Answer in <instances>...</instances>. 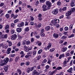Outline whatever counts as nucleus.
I'll return each instance as SVG.
<instances>
[{
    "mask_svg": "<svg viewBox=\"0 0 75 75\" xmlns=\"http://www.w3.org/2000/svg\"><path fill=\"white\" fill-rule=\"evenodd\" d=\"M9 61V59L8 58H5L3 60L1 59L0 61V67L4 66L6 65V63L8 62Z\"/></svg>",
    "mask_w": 75,
    "mask_h": 75,
    "instance_id": "f257e3e1",
    "label": "nucleus"
},
{
    "mask_svg": "<svg viewBox=\"0 0 75 75\" xmlns=\"http://www.w3.org/2000/svg\"><path fill=\"white\" fill-rule=\"evenodd\" d=\"M50 25H51V26H53H53H55L56 27H59V24L56 25L55 23V22H53L52 21H51V23H50Z\"/></svg>",
    "mask_w": 75,
    "mask_h": 75,
    "instance_id": "f03ea898",
    "label": "nucleus"
},
{
    "mask_svg": "<svg viewBox=\"0 0 75 75\" xmlns=\"http://www.w3.org/2000/svg\"><path fill=\"white\" fill-rule=\"evenodd\" d=\"M42 8H43L42 10L43 11H47V10H49L50 9V8L47 7V6L45 5H43L42 6Z\"/></svg>",
    "mask_w": 75,
    "mask_h": 75,
    "instance_id": "7ed1b4c3",
    "label": "nucleus"
},
{
    "mask_svg": "<svg viewBox=\"0 0 75 75\" xmlns=\"http://www.w3.org/2000/svg\"><path fill=\"white\" fill-rule=\"evenodd\" d=\"M52 13L53 14H57V13H58V9L56 8L53 10Z\"/></svg>",
    "mask_w": 75,
    "mask_h": 75,
    "instance_id": "20e7f679",
    "label": "nucleus"
},
{
    "mask_svg": "<svg viewBox=\"0 0 75 75\" xmlns=\"http://www.w3.org/2000/svg\"><path fill=\"white\" fill-rule=\"evenodd\" d=\"M46 4L48 7H50L51 6V3L49 1H47L46 2Z\"/></svg>",
    "mask_w": 75,
    "mask_h": 75,
    "instance_id": "39448f33",
    "label": "nucleus"
},
{
    "mask_svg": "<svg viewBox=\"0 0 75 75\" xmlns=\"http://www.w3.org/2000/svg\"><path fill=\"white\" fill-rule=\"evenodd\" d=\"M11 40H16L17 38V35L16 34H14L13 35H12L11 36Z\"/></svg>",
    "mask_w": 75,
    "mask_h": 75,
    "instance_id": "423d86ee",
    "label": "nucleus"
},
{
    "mask_svg": "<svg viewBox=\"0 0 75 75\" xmlns=\"http://www.w3.org/2000/svg\"><path fill=\"white\" fill-rule=\"evenodd\" d=\"M67 50V47H64L61 50V52H64Z\"/></svg>",
    "mask_w": 75,
    "mask_h": 75,
    "instance_id": "0eeeda50",
    "label": "nucleus"
},
{
    "mask_svg": "<svg viewBox=\"0 0 75 75\" xmlns=\"http://www.w3.org/2000/svg\"><path fill=\"white\" fill-rule=\"evenodd\" d=\"M4 65V69L5 71H7V69H8V65L5 64Z\"/></svg>",
    "mask_w": 75,
    "mask_h": 75,
    "instance_id": "6e6552de",
    "label": "nucleus"
},
{
    "mask_svg": "<svg viewBox=\"0 0 75 75\" xmlns=\"http://www.w3.org/2000/svg\"><path fill=\"white\" fill-rule=\"evenodd\" d=\"M24 22H22L20 24L18 25V27H22L24 26Z\"/></svg>",
    "mask_w": 75,
    "mask_h": 75,
    "instance_id": "1a4fd4ad",
    "label": "nucleus"
},
{
    "mask_svg": "<svg viewBox=\"0 0 75 75\" xmlns=\"http://www.w3.org/2000/svg\"><path fill=\"white\" fill-rule=\"evenodd\" d=\"M67 71L69 74H72V68L71 67Z\"/></svg>",
    "mask_w": 75,
    "mask_h": 75,
    "instance_id": "9d476101",
    "label": "nucleus"
},
{
    "mask_svg": "<svg viewBox=\"0 0 75 75\" xmlns=\"http://www.w3.org/2000/svg\"><path fill=\"white\" fill-rule=\"evenodd\" d=\"M51 46H52V43L49 42L48 46L47 47V49L48 50H50V48H51Z\"/></svg>",
    "mask_w": 75,
    "mask_h": 75,
    "instance_id": "9b49d317",
    "label": "nucleus"
},
{
    "mask_svg": "<svg viewBox=\"0 0 75 75\" xmlns=\"http://www.w3.org/2000/svg\"><path fill=\"white\" fill-rule=\"evenodd\" d=\"M72 13L70 11H68V12H67V13H66V16H70Z\"/></svg>",
    "mask_w": 75,
    "mask_h": 75,
    "instance_id": "f8f14e48",
    "label": "nucleus"
},
{
    "mask_svg": "<svg viewBox=\"0 0 75 75\" xmlns=\"http://www.w3.org/2000/svg\"><path fill=\"white\" fill-rule=\"evenodd\" d=\"M11 48H8L7 49V53L8 54H9L10 53V52H11Z\"/></svg>",
    "mask_w": 75,
    "mask_h": 75,
    "instance_id": "ddd939ff",
    "label": "nucleus"
},
{
    "mask_svg": "<svg viewBox=\"0 0 75 75\" xmlns=\"http://www.w3.org/2000/svg\"><path fill=\"white\" fill-rule=\"evenodd\" d=\"M53 37H55V38H58L59 35H58V34L57 33H54L53 34Z\"/></svg>",
    "mask_w": 75,
    "mask_h": 75,
    "instance_id": "4468645a",
    "label": "nucleus"
},
{
    "mask_svg": "<svg viewBox=\"0 0 75 75\" xmlns=\"http://www.w3.org/2000/svg\"><path fill=\"white\" fill-rule=\"evenodd\" d=\"M24 50H25V51L26 52H28V47L26 46V45L24 46Z\"/></svg>",
    "mask_w": 75,
    "mask_h": 75,
    "instance_id": "2eb2a0df",
    "label": "nucleus"
},
{
    "mask_svg": "<svg viewBox=\"0 0 75 75\" xmlns=\"http://www.w3.org/2000/svg\"><path fill=\"white\" fill-rule=\"evenodd\" d=\"M27 55H28L29 57H31L32 55V52L31 51H30L28 52L27 53Z\"/></svg>",
    "mask_w": 75,
    "mask_h": 75,
    "instance_id": "dca6fc26",
    "label": "nucleus"
},
{
    "mask_svg": "<svg viewBox=\"0 0 75 75\" xmlns=\"http://www.w3.org/2000/svg\"><path fill=\"white\" fill-rule=\"evenodd\" d=\"M64 57H65V55L64 54H61L59 56V59H61L62 58H64Z\"/></svg>",
    "mask_w": 75,
    "mask_h": 75,
    "instance_id": "f3484780",
    "label": "nucleus"
},
{
    "mask_svg": "<svg viewBox=\"0 0 75 75\" xmlns=\"http://www.w3.org/2000/svg\"><path fill=\"white\" fill-rule=\"evenodd\" d=\"M7 42H8V45L9 47H11V45H12V42L11 41H9V40L7 41Z\"/></svg>",
    "mask_w": 75,
    "mask_h": 75,
    "instance_id": "a211bd4d",
    "label": "nucleus"
},
{
    "mask_svg": "<svg viewBox=\"0 0 75 75\" xmlns=\"http://www.w3.org/2000/svg\"><path fill=\"white\" fill-rule=\"evenodd\" d=\"M1 37L3 38H7V34L3 35H2Z\"/></svg>",
    "mask_w": 75,
    "mask_h": 75,
    "instance_id": "6ab92c4d",
    "label": "nucleus"
},
{
    "mask_svg": "<svg viewBox=\"0 0 75 75\" xmlns=\"http://www.w3.org/2000/svg\"><path fill=\"white\" fill-rule=\"evenodd\" d=\"M16 31L18 33H20L22 31L21 28H17L16 29Z\"/></svg>",
    "mask_w": 75,
    "mask_h": 75,
    "instance_id": "aec40b11",
    "label": "nucleus"
},
{
    "mask_svg": "<svg viewBox=\"0 0 75 75\" xmlns=\"http://www.w3.org/2000/svg\"><path fill=\"white\" fill-rule=\"evenodd\" d=\"M53 22H54V23H55V24H56V25H58L59 24H58V23H57V19H55L54 20L52 21Z\"/></svg>",
    "mask_w": 75,
    "mask_h": 75,
    "instance_id": "412c9836",
    "label": "nucleus"
},
{
    "mask_svg": "<svg viewBox=\"0 0 75 75\" xmlns=\"http://www.w3.org/2000/svg\"><path fill=\"white\" fill-rule=\"evenodd\" d=\"M50 26H47L45 27V30L47 31H48V30H50Z\"/></svg>",
    "mask_w": 75,
    "mask_h": 75,
    "instance_id": "4be33fe9",
    "label": "nucleus"
},
{
    "mask_svg": "<svg viewBox=\"0 0 75 75\" xmlns=\"http://www.w3.org/2000/svg\"><path fill=\"white\" fill-rule=\"evenodd\" d=\"M36 67H37V66H33V67L30 68V71H32L34 70V69H35V68H36Z\"/></svg>",
    "mask_w": 75,
    "mask_h": 75,
    "instance_id": "5701e85b",
    "label": "nucleus"
},
{
    "mask_svg": "<svg viewBox=\"0 0 75 75\" xmlns=\"http://www.w3.org/2000/svg\"><path fill=\"white\" fill-rule=\"evenodd\" d=\"M19 58H20V57L18 56L15 59V62H18V61Z\"/></svg>",
    "mask_w": 75,
    "mask_h": 75,
    "instance_id": "b1692460",
    "label": "nucleus"
},
{
    "mask_svg": "<svg viewBox=\"0 0 75 75\" xmlns=\"http://www.w3.org/2000/svg\"><path fill=\"white\" fill-rule=\"evenodd\" d=\"M32 73H33V75H35V74H37V73H38V72H37V71L36 70H34L33 71Z\"/></svg>",
    "mask_w": 75,
    "mask_h": 75,
    "instance_id": "393cba45",
    "label": "nucleus"
},
{
    "mask_svg": "<svg viewBox=\"0 0 75 75\" xmlns=\"http://www.w3.org/2000/svg\"><path fill=\"white\" fill-rule=\"evenodd\" d=\"M62 68L61 67H58L57 69H56L55 71H57V70H59L62 69Z\"/></svg>",
    "mask_w": 75,
    "mask_h": 75,
    "instance_id": "a878e982",
    "label": "nucleus"
},
{
    "mask_svg": "<svg viewBox=\"0 0 75 75\" xmlns=\"http://www.w3.org/2000/svg\"><path fill=\"white\" fill-rule=\"evenodd\" d=\"M40 36L42 37H44L45 36V34L43 33H41L40 34Z\"/></svg>",
    "mask_w": 75,
    "mask_h": 75,
    "instance_id": "bb28decb",
    "label": "nucleus"
},
{
    "mask_svg": "<svg viewBox=\"0 0 75 75\" xmlns=\"http://www.w3.org/2000/svg\"><path fill=\"white\" fill-rule=\"evenodd\" d=\"M67 38V36H63L61 38L62 40H64V39H66Z\"/></svg>",
    "mask_w": 75,
    "mask_h": 75,
    "instance_id": "cd10ccee",
    "label": "nucleus"
},
{
    "mask_svg": "<svg viewBox=\"0 0 75 75\" xmlns=\"http://www.w3.org/2000/svg\"><path fill=\"white\" fill-rule=\"evenodd\" d=\"M5 17L7 18H8L10 17V15L9 14L7 13L5 15Z\"/></svg>",
    "mask_w": 75,
    "mask_h": 75,
    "instance_id": "c85d7f7f",
    "label": "nucleus"
},
{
    "mask_svg": "<svg viewBox=\"0 0 75 75\" xmlns=\"http://www.w3.org/2000/svg\"><path fill=\"white\" fill-rule=\"evenodd\" d=\"M75 11V8H72L71 10L70 11L71 12V13H72V12H74Z\"/></svg>",
    "mask_w": 75,
    "mask_h": 75,
    "instance_id": "c756f323",
    "label": "nucleus"
},
{
    "mask_svg": "<svg viewBox=\"0 0 75 75\" xmlns=\"http://www.w3.org/2000/svg\"><path fill=\"white\" fill-rule=\"evenodd\" d=\"M60 0H59V1H58L57 3V5L58 6H60V5H61V2H60Z\"/></svg>",
    "mask_w": 75,
    "mask_h": 75,
    "instance_id": "7c9ffc66",
    "label": "nucleus"
},
{
    "mask_svg": "<svg viewBox=\"0 0 75 75\" xmlns=\"http://www.w3.org/2000/svg\"><path fill=\"white\" fill-rule=\"evenodd\" d=\"M25 30L26 31H29V27H26L25 29Z\"/></svg>",
    "mask_w": 75,
    "mask_h": 75,
    "instance_id": "2f4dec72",
    "label": "nucleus"
},
{
    "mask_svg": "<svg viewBox=\"0 0 75 75\" xmlns=\"http://www.w3.org/2000/svg\"><path fill=\"white\" fill-rule=\"evenodd\" d=\"M74 2H72L71 3V7H73V6H74V5H75Z\"/></svg>",
    "mask_w": 75,
    "mask_h": 75,
    "instance_id": "473e14b6",
    "label": "nucleus"
},
{
    "mask_svg": "<svg viewBox=\"0 0 75 75\" xmlns=\"http://www.w3.org/2000/svg\"><path fill=\"white\" fill-rule=\"evenodd\" d=\"M30 18L31 21H33L34 20V18L33 17V16H30Z\"/></svg>",
    "mask_w": 75,
    "mask_h": 75,
    "instance_id": "72a5a7b5",
    "label": "nucleus"
},
{
    "mask_svg": "<svg viewBox=\"0 0 75 75\" xmlns=\"http://www.w3.org/2000/svg\"><path fill=\"white\" fill-rule=\"evenodd\" d=\"M30 41H26V44L27 45H30Z\"/></svg>",
    "mask_w": 75,
    "mask_h": 75,
    "instance_id": "f704fd0d",
    "label": "nucleus"
},
{
    "mask_svg": "<svg viewBox=\"0 0 75 75\" xmlns=\"http://www.w3.org/2000/svg\"><path fill=\"white\" fill-rule=\"evenodd\" d=\"M75 36V35L74 34H72L71 35H70V36H69V38H72V37H74Z\"/></svg>",
    "mask_w": 75,
    "mask_h": 75,
    "instance_id": "c9c22d12",
    "label": "nucleus"
},
{
    "mask_svg": "<svg viewBox=\"0 0 75 75\" xmlns=\"http://www.w3.org/2000/svg\"><path fill=\"white\" fill-rule=\"evenodd\" d=\"M42 49L40 50L38 52V54H40V53L42 52Z\"/></svg>",
    "mask_w": 75,
    "mask_h": 75,
    "instance_id": "e433bc0d",
    "label": "nucleus"
},
{
    "mask_svg": "<svg viewBox=\"0 0 75 75\" xmlns=\"http://www.w3.org/2000/svg\"><path fill=\"white\" fill-rule=\"evenodd\" d=\"M36 53H37V52L36 51H34L33 52V55H36Z\"/></svg>",
    "mask_w": 75,
    "mask_h": 75,
    "instance_id": "4c0bfd02",
    "label": "nucleus"
},
{
    "mask_svg": "<svg viewBox=\"0 0 75 75\" xmlns=\"http://www.w3.org/2000/svg\"><path fill=\"white\" fill-rule=\"evenodd\" d=\"M72 25H70L69 26V30H72Z\"/></svg>",
    "mask_w": 75,
    "mask_h": 75,
    "instance_id": "58836bf2",
    "label": "nucleus"
},
{
    "mask_svg": "<svg viewBox=\"0 0 75 75\" xmlns=\"http://www.w3.org/2000/svg\"><path fill=\"white\" fill-rule=\"evenodd\" d=\"M70 55V54L69 53H67L66 54V57H69V56Z\"/></svg>",
    "mask_w": 75,
    "mask_h": 75,
    "instance_id": "ea45409f",
    "label": "nucleus"
},
{
    "mask_svg": "<svg viewBox=\"0 0 75 75\" xmlns=\"http://www.w3.org/2000/svg\"><path fill=\"white\" fill-rule=\"evenodd\" d=\"M40 3H44L45 1V0H40Z\"/></svg>",
    "mask_w": 75,
    "mask_h": 75,
    "instance_id": "a19ab883",
    "label": "nucleus"
},
{
    "mask_svg": "<svg viewBox=\"0 0 75 75\" xmlns=\"http://www.w3.org/2000/svg\"><path fill=\"white\" fill-rule=\"evenodd\" d=\"M42 25V24H41V23H39V24H38V28H40V27H41Z\"/></svg>",
    "mask_w": 75,
    "mask_h": 75,
    "instance_id": "79ce46f5",
    "label": "nucleus"
},
{
    "mask_svg": "<svg viewBox=\"0 0 75 75\" xmlns=\"http://www.w3.org/2000/svg\"><path fill=\"white\" fill-rule=\"evenodd\" d=\"M45 68L46 69H48L50 68V66H49L48 65H47L45 66Z\"/></svg>",
    "mask_w": 75,
    "mask_h": 75,
    "instance_id": "37998d69",
    "label": "nucleus"
},
{
    "mask_svg": "<svg viewBox=\"0 0 75 75\" xmlns=\"http://www.w3.org/2000/svg\"><path fill=\"white\" fill-rule=\"evenodd\" d=\"M30 62H26L25 63V64L26 65H27V66H28V65H30Z\"/></svg>",
    "mask_w": 75,
    "mask_h": 75,
    "instance_id": "c03bdc74",
    "label": "nucleus"
},
{
    "mask_svg": "<svg viewBox=\"0 0 75 75\" xmlns=\"http://www.w3.org/2000/svg\"><path fill=\"white\" fill-rule=\"evenodd\" d=\"M54 50H55V49L52 48L50 49V52H53L54 51Z\"/></svg>",
    "mask_w": 75,
    "mask_h": 75,
    "instance_id": "a18cd8bd",
    "label": "nucleus"
},
{
    "mask_svg": "<svg viewBox=\"0 0 75 75\" xmlns=\"http://www.w3.org/2000/svg\"><path fill=\"white\" fill-rule=\"evenodd\" d=\"M18 21H19V20L18 19H17L14 21V23H17Z\"/></svg>",
    "mask_w": 75,
    "mask_h": 75,
    "instance_id": "49530a36",
    "label": "nucleus"
},
{
    "mask_svg": "<svg viewBox=\"0 0 75 75\" xmlns=\"http://www.w3.org/2000/svg\"><path fill=\"white\" fill-rule=\"evenodd\" d=\"M47 60L46 59H44L42 62V63H45L47 62Z\"/></svg>",
    "mask_w": 75,
    "mask_h": 75,
    "instance_id": "de8ad7c7",
    "label": "nucleus"
},
{
    "mask_svg": "<svg viewBox=\"0 0 75 75\" xmlns=\"http://www.w3.org/2000/svg\"><path fill=\"white\" fill-rule=\"evenodd\" d=\"M4 5V4L3 3H1L0 4V7H2V6H3Z\"/></svg>",
    "mask_w": 75,
    "mask_h": 75,
    "instance_id": "09e8293b",
    "label": "nucleus"
},
{
    "mask_svg": "<svg viewBox=\"0 0 75 75\" xmlns=\"http://www.w3.org/2000/svg\"><path fill=\"white\" fill-rule=\"evenodd\" d=\"M27 70H28V71H27V72H28V73H29V72H30V68H28L27 69Z\"/></svg>",
    "mask_w": 75,
    "mask_h": 75,
    "instance_id": "8fccbe9b",
    "label": "nucleus"
},
{
    "mask_svg": "<svg viewBox=\"0 0 75 75\" xmlns=\"http://www.w3.org/2000/svg\"><path fill=\"white\" fill-rule=\"evenodd\" d=\"M31 42H34V38H31Z\"/></svg>",
    "mask_w": 75,
    "mask_h": 75,
    "instance_id": "3c124183",
    "label": "nucleus"
},
{
    "mask_svg": "<svg viewBox=\"0 0 75 75\" xmlns=\"http://www.w3.org/2000/svg\"><path fill=\"white\" fill-rule=\"evenodd\" d=\"M68 32H64L63 33V34H64V35H67V34H68Z\"/></svg>",
    "mask_w": 75,
    "mask_h": 75,
    "instance_id": "603ef678",
    "label": "nucleus"
},
{
    "mask_svg": "<svg viewBox=\"0 0 75 75\" xmlns=\"http://www.w3.org/2000/svg\"><path fill=\"white\" fill-rule=\"evenodd\" d=\"M63 11H65V10H67V7H64L63 8Z\"/></svg>",
    "mask_w": 75,
    "mask_h": 75,
    "instance_id": "864d4df0",
    "label": "nucleus"
},
{
    "mask_svg": "<svg viewBox=\"0 0 75 75\" xmlns=\"http://www.w3.org/2000/svg\"><path fill=\"white\" fill-rule=\"evenodd\" d=\"M23 45H25V43H26V40H24V41L23 42Z\"/></svg>",
    "mask_w": 75,
    "mask_h": 75,
    "instance_id": "5fc2aeb1",
    "label": "nucleus"
},
{
    "mask_svg": "<svg viewBox=\"0 0 75 75\" xmlns=\"http://www.w3.org/2000/svg\"><path fill=\"white\" fill-rule=\"evenodd\" d=\"M20 45H21V43H20V42H19L17 45V47H20Z\"/></svg>",
    "mask_w": 75,
    "mask_h": 75,
    "instance_id": "6e6d98bb",
    "label": "nucleus"
},
{
    "mask_svg": "<svg viewBox=\"0 0 75 75\" xmlns=\"http://www.w3.org/2000/svg\"><path fill=\"white\" fill-rule=\"evenodd\" d=\"M64 30L65 31H68V28L67 27H66L64 28Z\"/></svg>",
    "mask_w": 75,
    "mask_h": 75,
    "instance_id": "4d7b16f0",
    "label": "nucleus"
},
{
    "mask_svg": "<svg viewBox=\"0 0 75 75\" xmlns=\"http://www.w3.org/2000/svg\"><path fill=\"white\" fill-rule=\"evenodd\" d=\"M18 17V15H16L14 16H13V18L15 19L16 18Z\"/></svg>",
    "mask_w": 75,
    "mask_h": 75,
    "instance_id": "13d9d810",
    "label": "nucleus"
},
{
    "mask_svg": "<svg viewBox=\"0 0 75 75\" xmlns=\"http://www.w3.org/2000/svg\"><path fill=\"white\" fill-rule=\"evenodd\" d=\"M25 64V63L24 62H22L21 63L20 65L21 66H23V65H24Z\"/></svg>",
    "mask_w": 75,
    "mask_h": 75,
    "instance_id": "bf43d9fd",
    "label": "nucleus"
},
{
    "mask_svg": "<svg viewBox=\"0 0 75 75\" xmlns=\"http://www.w3.org/2000/svg\"><path fill=\"white\" fill-rule=\"evenodd\" d=\"M11 12H12V11L11 10L8 11L7 13H9V14H11Z\"/></svg>",
    "mask_w": 75,
    "mask_h": 75,
    "instance_id": "052dcab7",
    "label": "nucleus"
},
{
    "mask_svg": "<svg viewBox=\"0 0 75 75\" xmlns=\"http://www.w3.org/2000/svg\"><path fill=\"white\" fill-rule=\"evenodd\" d=\"M59 11L60 12H61L62 13V11H63V9L62 8H62H60L59 10Z\"/></svg>",
    "mask_w": 75,
    "mask_h": 75,
    "instance_id": "680f3d73",
    "label": "nucleus"
},
{
    "mask_svg": "<svg viewBox=\"0 0 75 75\" xmlns=\"http://www.w3.org/2000/svg\"><path fill=\"white\" fill-rule=\"evenodd\" d=\"M9 27V25H7L5 27V29H6V28H8Z\"/></svg>",
    "mask_w": 75,
    "mask_h": 75,
    "instance_id": "e2e57ef3",
    "label": "nucleus"
},
{
    "mask_svg": "<svg viewBox=\"0 0 75 75\" xmlns=\"http://www.w3.org/2000/svg\"><path fill=\"white\" fill-rule=\"evenodd\" d=\"M10 56L11 57H14L15 56V54H12Z\"/></svg>",
    "mask_w": 75,
    "mask_h": 75,
    "instance_id": "0e129e2a",
    "label": "nucleus"
},
{
    "mask_svg": "<svg viewBox=\"0 0 75 75\" xmlns=\"http://www.w3.org/2000/svg\"><path fill=\"white\" fill-rule=\"evenodd\" d=\"M74 50H72L71 52H70V54H74Z\"/></svg>",
    "mask_w": 75,
    "mask_h": 75,
    "instance_id": "69168bd1",
    "label": "nucleus"
},
{
    "mask_svg": "<svg viewBox=\"0 0 75 75\" xmlns=\"http://www.w3.org/2000/svg\"><path fill=\"white\" fill-rule=\"evenodd\" d=\"M13 61V58H10L9 60V62H11V61Z\"/></svg>",
    "mask_w": 75,
    "mask_h": 75,
    "instance_id": "338daca9",
    "label": "nucleus"
},
{
    "mask_svg": "<svg viewBox=\"0 0 75 75\" xmlns=\"http://www.w3.org/2000/svg\"><path fill=\"white\" fill-rule=\"evenodd\" d=\"M67 61H64L63 62V64L64 65H66L67 64Z\"/></svg>",
    "mask_w": 75,
    "mask_h": 75,
    "instance_id": "774afa93",
    "label": "nucleus"
}]
</instances>
